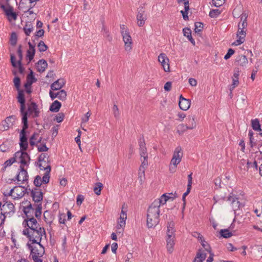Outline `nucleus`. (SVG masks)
Returning a JSON list of instances; mask_svg holds the SVG:
<instances>
[{
    "label": "nucleus",
    "mask_w": 262,
    "mask_h": 262,
    "mask_svg": "<svg viewBox=\"0 0 262 262\" xmlns=\"http://www.w3.org/2000/svg\"><path fill=\"white\" fill-rule=\"evenodd\" d=\"M160 209L151 204L147 210L146 224L148 228L155 227L160 221Z\"/></svg>",
    "instance_id": "nucleus-1"
},
{
    "label": "nucleus",
    "mask_w": 262,
    "mask_h": 262,
    "mask_svg": "<svg viewBox=\"0 0 262 262\" xmlns=\"http://www.w3.org/2000/svg\"><path fill=\"white\" fill-rule=\"evenodd\" d=\"M46 236V233L45 229L43 227H39L35 230H31L30 241H32L33 244H37L41 248H43L42 245L40 244L42 236Z\"/></svg>",
    "instance_id": "nucleus-2"
},
{
    "label": "nucleus",
    "mask_w": 262,
    "mask_h": 262,
    "mask_svg": "<svg viewBox=\"0 0 262 262\" xmlns=\"http://www.w3.org/2000/svg\"><path fill=\"white\" fill-rule=\"evenodd\" d=\"M23 128L20 132L19 145L21 150L26 151L28 148V140L26 130L28 128V120H22Z\"/></svg>",
    "instance_id": "nucleus-3"
},
{
    "label": "nucleus",
    "mask_w": 262,
    "mask_h": 262,
    "mask_svg": "<svg viewBox=\"0 0 262 262\" xmlns=\"http://www.w3.org/2000/svg\"><path fill=\"white\" fill-rule=\"evenodd\" d=\"M183 157V152L181 147H177L173 152L172 158L171 160L169 170L173 172L177 165L181 162Z\"/></svg>",
    "instance_id": "nucleus-4"
},
{
    "label": "nucleus",
    "mask_w": 262,
    "mask_h": 262,
    "mask_svg": "<svg viewBox=\"0 0 262 262\" xmlns=\"http://www.w3.org/2000/svg\"><path fill=\"white\" fill-rule=\"evenodd\" d=\"M18 102L20 104V113L22 116V120H28V112L26 111L25 98L23 91H18L17 97Z\"/></svg>",
    "instance_id": "nucleus-5"
},
{
    "label": "nucleus",
    "mask_w": 262,
    "mask_h": 262,
    "mask_svg": "<svg viewBox=\"0 0 262 262\" xmlns=\"http://www.w3.org/2000/svg\"><path fill=\"white\" fill-rule=\"evenodd\" d=\"M0 8L2 9L7 16L9 21L12 20H16L17 18V14L13 11V8L9 4H7V6L3 4H0Z\"/></svg>",
    "instance_id": "nucleus-6"
},
{
    "label": "nucleus",
    "mask_w": 262,
    "mask_h": 262,
    "mask_svg": "<svg viewBox=\"0 0 262 262\" xmlns=\"http://www.w3.org/2000/svg\"><path fill=\"white\" fill-rule=\"evenodd\" d=\"M16 157V160L18 158L19 159V162L21 165H28V162L30 160V156L25 151H20L15 152L14 154Z\"/></svg>",
    "instance_id": "nucleus-7"
},
{
    "label": "nucleus",
    "mask_w": 262,
    "mask_h": 262,
    "mask_svg": "<svg viewBox=\"0 0 262 262\" xmlns=\"http://www.w3.org/2000/svg\"><path fill=\"white\" fill-rule=\"evenodd\" d=\"M36 5V0H20L18 9L21 11L32 9Z\"/></svg>",
    "instance_id": "nucleus-8"
},
{
    "label": "nucleus",
    "mask_w": 262,
    "mask_h": 262,
    "mask_svg": "<svg viewBox=\"0 0 262 262\" xmlns=\"http://www.w3.org/2000/svg\"><path fill=\"white\" fill-rule=\"evenodd\" d=\"M121 35L124 42L125 50L130 51L132 49V39L127 31H121Z\"/></svg>",
    "instance_id": "nucleus-9"
},
{
    "label": "nucleus",
    "mask_w": 262,
    "mask_h": 262,
    "mask_svg": "<svg viewBox=\"0 0 262 262\" xmlns=\"http://www.w3.org/2000/svg\"><path fill=\"white\" fill-rule=\"evenodd\" d=\"M158 61L161 63V65L165 72H169V60L165 54L161 53L159 55Z\"/></svg>",
    "instance_id": "nucleus-10"
},
{
    "label": "nucleus",
    "mask_w": 262,
    "mask_h": 262,
    "mask_svg": "<svg viewBox=\"0 0 262 262\" xmlns=\"http://www.w3.org/2000/svg\"><path fill=\"white\" fill-rule=\"evenodd\" d=\"M27 111L28 114L29 113L30 115H32L33 118H37L39 116V110L37 105L34 102H31L28 104V110Z\"/></svg>",
    "instance_id": "nucleus-11"
},
{
    "label": "nucleus",
    "mask_w": 262,
    "mask_h": 262,
    "mask_svg": "<svg viewBox=\"0 0 262 262\" xmlns=\"http://www.w3.org/2000/svg\"><path fill=\"white\" fill-rule=\"evenodd\" d=\"M23 224L25 227H28L31 230L40 227L37 220L34 217L25 219Z\"/></svg>",
    "instance_id": "nucleus-12"
},
{
    "label": "nucleus",
    "mask_w": 262,
    "mask_h": 262,
    "mask_svg": "<svg viewBox=\"0 0 262 262\" xmlns=\"http://www.w3.org/2000/svg\"><path fill=\"white\" fill-rule=\"evenodd\" d=\"M29 190L31 191V196L32 200L35 203L40 202L43 199V193L38 188H35L33 189Z\"/></svg>",
    "instance_id": "nucleus-13"
},
{
    "label": "nucleus",
    "mask_w": 262,
    "mask_h": 262,
    "mask_svg": "<svg viewBox=\"0 0 262 262\" xmlns=\"http://www.w3.org/2000/svg\"><path fill=\"white\" fill-rule=\"evenodd\" d=\"M38 167L41 170H46V173H45L44 176H43L42 179H41L42 182L43 184H47L50 181V174L51 170V167L50 165H48L46 166V167H44L42 165V164H39Z\"/></svg>",
    "instance_id": "nucleus-14"
},
{
    "label": "nucleus",
    "mask_w": 262,
    "mask_h": 262,
    "mask_svg": "<svg viewBox=\"0 0 262 262\" xmlns=\"http://www.w3.org/2000/svg\"><path fill=\"white\" fill-rule=\"evenodd\" d=\"M24 204H27L26 206L23 208V212L26 216L27 219H29L31 217H33V214L34 213V209L33 208L32 204L30 202L26 201L23 202Z\"/></svg>",
    "instance_id": "nucleus-15"
},
{
    "label": "nucleus",
    "mask_w": 262,
    "mask_h": 262,
    "mask_svg": "<svg viewBox=\"0 0 262 262\" xmlns=\"http://www.w3.org/2000/svg\"><path fill=\"white\" fill-rule=\"evenodd\" d=\"M1 210L4 211L6 210L3 214L4 219L2 220V224H3L5 219V214H10L11 212H14V206L11 202H6L3 205Z\"/></svg>",
    "instance_id": "nucleus-16"
},
{
    "label": "nucleus",
    "mask_w": 262,
    "mask_h": 262,
    "mask_svg": "<svg viewBox=\"0 0 262 262\" xmlns=\"http://www.w3.org/2000/svg\"><path fill=\"white\" fill-rule=\"evenodd\" d=\"M15 120L16 116L14 115H12L6 118L5 121L2 122L4 130H7L11 127L13 125Z\"/></svg>",
    "instance_id": "nucleus-17"
},
{
    "label": "nucleus",
    "mask_w": 262,
    "mask_h": 262,
    "mask_svg": "<svg viewBox=\"0 0 262 262\" xmlns=\"http://www.w3.org/2000/svg\"><path fill=\"white\" fill-rule=\"evenodd\" d=\"M137 19L139 27H142L144 25L145 21L146 20V16L143 7L139 10L137 15Z\"/></svg>",
    "instance_id": "nucleus-18"
},
{
    "label": "nucleus",
    "mask_w": 262,
    "mask_h": 262,
    "mask_svg": "<svg viewBox=\"0 0 262 262\" xmlns=\"http://www.w3.org/2000/svg\"><path fill=\"white\" fill-rule=\"evenodd\" d=\"M228 201L230 202L231 205L232 207V209L234 211H236L239 209L240 203L238 201V199L236 196L234 195H230L228 197Z\"/></svg>",
    "instance_id": "nucleus-19"
},
{
    "label": "nucleus",
    "mask_w": 262,
    "mask_h": 262,
    "mask_svg": "<svg viewBox=\"0 0 262 262\" xmlns=\"http://www.w3.org/2000/svg\"><path fill=\"white\" fill-rule=\"evenodd\" d=\"M179 105L181 110L187 111L190 107V101L188 99L184 98L182 95H181L180 96Z\"/></svg>",
    "instance_id": "nucleus-20"
},
{
    "label": "nucleus",
    "mask_w": 262,
    "mask_h": 262,
    "mask_svg": "<svg viewBox=\"0 0 262 262\" xmlns=\"http://www.w3.org/2000/svg\"><path fill=\"white\" fill-rule=\"evenodd\" d=\"M168 198L166 197V193H164L159 199L155 200L151 204L160 209L161 205H164L168 200Z\"/></svg>",
    "instance_id": "nucleus-21"
},
{
    "label": "nucleus",
    "mask_w": 262,
    "mask_h": 262,
    "mask_svg": "<svg viewBox=\"0 0 262 262\" xmlns=\"http://www.w3.org/2000/svg\"><path fill=\"white\" fill-rule=\"evenodd\" d=\"M127 219V214L125 211H124L123 209L121 210L120 217L119 221L118 222V224L117 225V229H119L121 228L124 227L125 226V221Z\"/></svg>",
    "instance_id": "nucleus-22"
},
{
    "label": "nucleus",
    "mask_w": 262,
    "mask_h": 262,
    "mask_svg": "<svg viewBox=\"0 0 262 262\" xmlns=\"http://www.w3.org/2000/svg\"><path fill=\"white\" fill-rule=\"evenodd\" d=\"M66 84L64 79H58L51 85V89L53 91L61 89Z\"/></svg>",
    "instance_id": "nucleus-23"
},
{
    "label": "nucleus",
    "mask_w": 262,
    "mask_h": 262,
    "mask_svg": "<svg viewBox=\"0 0 262 262\" xmlns=\"http://www.w3.org/2000/svg\"><path fill=\"white\" fill-rule=\"evenodd\" d=\"M29 49L27 51L26 57L31 61L34 58L35 53V46L30 42H28Z\"/></svg>",
    "instance_id": "nucleus-24"
},
{
    "label": "nucleus",
    "mask_w": 262,
    "mask_h": 262,
    "mask_svg": "<svg viewBox=\"0 0 262 262\" xmlns=\"http://www.w3.org/2000/svg\"><path fill=\"white\" fill-rule=\"evenodd\" d=\"M18 190V187L17 186H15L13 188L11 189L9 192L8 193H4V195L5 196H12L13 197L14 199H15L16 198L20 199L21 197H23L25 194V190H22L21 192H20V193L18 194V193H16L17 196H15L14 195H13V193L15 191Z\"/></svg>",
    "instance_id": "nucleus-25"
},
{
    "label": "nucleus",
    "mask_w": 262,
    "mask_h": 262,
    "mask_svg": "<svg viewBox=\"0 0 262 262\" xmlns=\"http://www.w3.org/2000/svg\"><path fill=\"white\" fill-rule=\"evenodd\" d=\"M174 238V236H167L166 237L167 248L169 253H172L173 250Z\"/></svg>",
    "instance_id": "nucleus-26"
},
{
    "label": "nucleus",
    "mask_w": 262,
    "mask_h": 262,
    "mask_svg": "<svg viewBox=\"0 0 262 262\" xmlns=\"http://www.w3.org/2000/svg\"><path fill=\"white\" fill-rule=\"evenodd\" d=\"M47 66L48 63L47 61L44 59H40L37 63V70L38 72L42 73L45 71Z\"/></svg>",
    "instance_id": "nucleus-27"
},
{
    "label": "nucleus",
    "mask_w": 262,
    "mask_h": 262,
    "mask_svg": "<svg viewBox=\"0 0 262 262\" xmlns=\"http://www.w3.org/2000/svg\"><path fill=\"white\" fill-rule=\"evenodd\" d=\"M247 14L244 13H242V14L241 15V20L238 25V28H239V30L241 29H246L247 26Z\"/></svg>",
    "instance_id": "nucleus-28"
},
{
    "label": "nucleus",
    "mask_w": 262,
    "mask_h": 262,
    "mask_svg": "<svg viewBox=\"0 0 262 262\" xmlns=\"http://www.w3.org/2000/svg\"><path fill=\"white\" fill-rule=\"evenodd\" d=\"M247 14L244 13H242V14L241 15V20L238 25V28H239V30L241 29H246L247 26Z\"/></svg>",
    "instance_id": "nucleus-29"
},
{
    "label": "nucleus",
    "mask_w": 262,
    "mask_h": 262,
    "mask_svg": "<svg viewBox=\"0 0 262 262\" xmlns=\"http://www.w3.org/2000/svg\"><path fill=\"white\" fill-rule=\"evenodd\" d=\"M11 62L13 67L16 68L17 66L18 67L19 72L20 73L22 74L24 72V68L22 66L21 62H20V63H18V62L17 63L16 62L15 56L13 54H11Z\"/></svg>",
    "instance_id": "nucleus-30"
},
{
    "label": "nucleus",
    "mask_w": 262,
    "mask_h": 262,
    "mask_svg": "<svg viewBox=\"0 0 262 262\" xmlns=\"http://www.w3.org/2000/svg\"><path fill=\"white\" fill-rule=\"evenodd\" d=\"M206 254L202 252V250L199 249L196 253V256L193 262H203L206 258Z\"/></svg>",
    "instance_id": "nucleus-31"
},
{
    "label": "nucleus",
    "mask_w": 262,
    "mask_h": 262,
    "mask_svg": "<svg viewBox=\"0 0 262 262\" xmlns=\"http://www.w3.org/2000/svg\"><path fill=\"white\" fill-rule=\"evenodd\" d=\"M36 81V79L33 75V72L31 70L30 73L27 75V82L25 84V87L30 86L31 85Z\"/></svg>",
    "instance_id": "nucleus-32"
},
{
    "label": "nucleus",
    "mask_w": 262,
    "mask_h": 262,
    "mask_svg": "<svg viewBox=\"0 0 262 262\" xmlns=\"http://www.w3.org/2000/svg\"><path fill=\"white\" fill-rule=\"evenodd\" d=\"M61 106V103L58 100L54 101L50 106V111L52 112H58Z\"/></svg>",
    "instance_id": "nucleus-33"
},
{
    "label": "nucleus",
    "mask_w": 262,
    "mask_h": 262,
    "mask_svg": "<svg viewBox=\"0 0 262 262\" xmlns=\"http://www.w3.org/2000/svg\"><path fill=\"white\" fill-rule=\"evenodd\" d=\"M139 145L140 154L147 152V148L146 147V144H145L143 137L140 138V139L139 140Z\"/></svg>",
    "instance_id": "nucleus-34"
},
{
    "label": "nucleus",
    "mask_w": 262,
    "mask_h": 262,
    "mask_svg": "<svg viewBox=\"0 0 262 262\" xmlns=\"http://www.w3.org/2000/svg\"><path fill=\"white\" fill-rule=\"evenodd\" d=\"M20 171L19 172L20 178H22L21 181L23 183L27 181L28 180V174L26 170L24 169V167L22 166H20Z\"/></svg>",
    "instance_id": "nucleus-35"
},
{
    "label": "nucleus",
    "mask_w": 262,
    "mask_h": 262,
    "mask_svg": "<svg viewBox=\"0 0 262 262\" xmlns=\"http://www.w3.org/2000/svg\"><path fill=\"white\" fill-rule=\"evenodd\" d=\"M17 161L16 157L11 158L9 160L5 161L3 164V167L1 169V171L3 172L6 170L7 167L12 165L15 162Z\"/></svg>",
    "instance_id": "nucleus-36"
},
{
    "label": "nucleus",
    "mask_w": 262,
    "mask_h": 262,
    "mask_svg": "<svg viewBox=\"0 0 262 262\" xmlns=\"http://www.w3.org/2000/svg\"><path fill=\"white\" fill-rule=\"evenodd\" d=\"M174 223L173 222H168L167 228V236H174Z\"/></svg>",
    "instance_id": "nucleus-37"
},
{
    "label": "nucleus",
    "mask_w": 262,
    "mask_h": 262,
    "mask_svg": "<svg viewBox=\"0 0 262 262\" xmlns=\"http://www.w3.org/2000/svg\"><path fill=\"white\" fill-rule=\"evenodd\" d=\"M251 126L255 131L260 132L261 130L260 124L258 119H252L251 121Z\"/></svg>",
    "instance_id": "nucleus-38"
},
{
    "label": "nucleus",
    "mask_w": 262,
    "mask_h": 262,
    "mask_svg": "<svg viewBox=\"0 0 262 262\" xmlns=\"http://www.w3.org/2000/svg\"><path fill=\"white\" fill-rule=\"evenodd\" d=\"M236 62L241 66H244L248 63V60L245 55H241L236 58Z\"/></svg>",
    "instance_id": "nucleus-39"
},
{
    "label": "nucleus",
    "mask_w": 262,
    "mask_h": 262,
    "mask_svg": "<svg viewBox=\"0 0 262 262\" xmlns=\"http://www.w3.org/2000/svg\"><path fill=\"white\" fill-rule=\"evenodd\" d=\"M33 25L30 23H27L25 25V26L24 27V31L25 33V34L27 36L30 35V34L33 31Z\"/></svg>",
    "instance_id": "nucleus-40"
},
{
    "label": "nucleus",
    "mask_w": 262,
    "mask_h": 262,
    "mask_svg": "<svg viewBox=\"0 0 262 262\" xmlns=\"http://www.w3.org/2000/svg\"><path fill=\"white\" fill-rule=\"evenodd\" d=\"M141 161L142 163L139 167V174L142 173L143 174H144L145 169L148 166V160H142V159H141Z\"/></svg>",
    "instance_id": "nucleus-41"
},
{
    "label": "nucleus",
    "mask_w": 262,
    "mask_h": 262,
    "mask_svg": "<svg viewBox=\"0 0 262 262\" xmlns=\"http://www.w3.org/2000/svg\"><path fill=\"white\" fill-rule=\"evenodd\" d=\"M220 234L222 237L226 238H229L232 236V232L227 229L221 230Z\"/></svg>",
    "instance_id": "nucleus-42"
},
{
    "label": "nucleus",
    "mask_w": 262,
    "mask_h": 262,
    "mask_svg": "<svg viewBox=\"0 0 262 262\" xmlns=\"http://www.w3.org/2000/svg\"><path fill=\"white\" fill-rule=\"evenodd\" d=\"M41 209L42 206L41 204L37 205L36 208L35 210H34L35 216L37 219H39L41 217Z\"/></svg>",
    "instance_id": "nucleus-43"
},
{
    "label": "nucleus",
    "mask_w": 262,
    "mask_h": 262,
    "mask_svg": "<svg viewBox=\"0 0 262 262\" xmlns=\"http://www.w3.org/2000/svg\"><path fill=\"white\" fill-rule=\"evenodd\" d=\"M37 47L39 51L40 52L46 51L48 48V46L42 40H40L39 42L37 45Z\"/></svg>",
    "instance_id": "nucleus-44"
},
{
    "label": "nucleus",
    "mask_w": 262,
    "mask_h": 262,
    "mask_svg": "<svg viewBox=\"0 0 262 262\" xmlns=\"http://www.w3.org/2000/svg\"><path fill=\"white\" fill-rule=\"evenodd\" d=\"M189 129H193L196 127V122L195 121V118L194 117L192 118H189V121L188 124H187Z\"/></svg>",
    "instance_id": "nucleus-45"
},
{
    "label": "nucleus",
    "mask_w": 262,
    "mask_h": 262,
    "mask_svg": "<svg viewBox=\"0 0 262 262\" xmlns=\"http://www.w3.org/2000/svg\"><path fill=\"white\" fill-rule=\"evenodd\" d=\"M102 188L103 184L101 183H97L96 186L94 188V191L97 195H100Z\"/></svg>",
    "instance_id": "nucleus-46"
},
{
    "label": "nucleus",
    "mask_w": 262,
    "mask_h": 262,
    "mask_svg": "<svg viewBox=\"0 0 262 262\" xmlns=\"http://www.w3.org/2000/svg\"><path fill=\"white\" fill-rule=\"evenodd\" d=\"M187 129H189L187 124H181L178 125L177 132L181 134Z\"/></svg>",
    "instance_id": "nucleus-47"
},
{
    "label": "nucleus",
    "mask_w": 262,
    "mask_h": 262,
    "mask_svg": "<svg viewBox=\"0 0 262 262\" xmlns=\"http://www.w3.org/2000/svg\"><path fill=\"white\" fill-rule=\"evenodd\" d=\"M17 41V36L15 32H12L10 37V43L13 46L16 45Z\"/></svg>",
    "instance_id": "nucleus-48"
},
{
    "label": "nucleus",
    "mask_w": 262,
    "mask_h": 262,
    "mask_svg": "<svg viewBox=\"0 0 262 262\" xmlns=\"http://www.w3.org/2000/svg\"><path fill=\"white\" fill-rule=\"evenodd\" d=\"M57 94L58 98L59 100L61 101H64L66 99L67 96V92L64 90H60L59 92L57 93Z\"/></svg>",
    "instance_id": "nucleus-49"
},
{
    "label": "nucleus",
    "mask_w": 262,
    "mask_h": 262,
    "mask_svg": "<svg viewBox=\"0 0 262 262\" xmlns=\"http://www.w3.org/2000/svg\"><path fill=\"white\" fill-rule=\"evenodd\" d=\"M49 157L46 153H42L39 156L38 158V161L39 162H42L41 164H43V163H46V161H45V159L47 158L48 161L47 162H49L48 159Z\"/></svg>",
    "instance_id": "nucleus-50"
},
{
    "label": "nucleus",
    "mask_w": 262,
    "mask_h": 262,
    "mask_svg": "<svg viewBox=\"0 0 262 262\" xmlns=\"http://www.w3.org/2000/svg\"><path fill=\"white\" fill-rule=\"evenodd\" d=\"M221 11L219 9H212L209 12V16L211 18H216L221 14Z\"/></svg>",
    "instance_id": "nucleus-51"
},
{
    "label": "nucleus",
    "mask_w": 262,
    "mask_h": 262,
    "mask_svg": "<svg viewBox=\"0 0 262 262\" xmlns=\"http://www.w3.org/2000/svg\"><path fill=\"white\" fill-rule=\"evenodd\" d=\"M33 183L35 186L40 187L42 183L40 176L39 175L36 176L35 177Z\"/></svg>",
    "instance_id": "nucleus-52"
},
{
    "label": "nucleus",
    "mask_w": 262,
    "mask_h": 262,
    "mask_svg": "<svg viewBox=\"0 0 262 262\" xmlns=\"http://www.w3.org/2000/svg\"><path fill=\"white\" fill-rule=\"evenodd\" d=\"M195 26V29L194 31L196 33H199L200 32L202 31V29L203 27V24L201 22H196L194 24Z\"/></svg>",
    "instance_id": "nucleus-53"
},
{
    "label": "nucleus",
    "mask_w": 262,
    "mask_h": 262,
    "mask_svg": "<svg viewBox=\"0 0 262 262\" xmlns=\"http://www.w3.org/2000/svg\"><path fill=\"white\" fill-rule=\"evenodd\" d=\"M28 246L29 247V248L31 250V255L32 256V257L33 256V254L38 255L39 257H40L42 256V254H40L38 252V250L36 249L35 248H33L31 245H29V244H28Z\"/></svg>",
    "instance_id": "nucleus-54"
},
{
    "label": "nucleus",
    "mask_w": 262,
    "mask_h": 262,
    "mask_svg": "<svg viewBox=\"0 0 262 262\" xmlns=\"http://www.w3.org/2000/svg\"><path fill=\"white\" fill-rule=\"evenodd\" d=\"M113 112L115 118L117 119H119L120 114L118 107L116 104H114L113 107Z\"/></svg>",
    "instance_id": "nucleus-55"
},
{
    "label": "nucleus",
    "mask_w": 262,
    "mask_h": 262,
    "mask_svg": "<svg viewBox=\"0 0 262 262\" xmlns=\"http://www.w3.org/2000/svg\"><path fill=\"white\" fill-rule=\"evenodd\" d=\"M64 118V113L61 112V113H58L56 115L55 120L57 121V122L60 123L63 121Z\"/></svg>",
    "instance_id": "nucleus-56"
},
{
    "label": "nucleus",
    "mask_w": 262,
    "mask_h": 262,
    "mask_svg": "<svg viewBox=\"0 0 262 262\" xmlns=\"http://www.w3.org/2000/svg\"><path fill=\"white\" fill-rule=\"evenodd\" d=\"M102 31H103L104 35L107 38V39L109 41H111L112 40V37L110 36V33L106 28L105 27V26L103 25L102 28Z\"/></svg>",
    "instance_id": "nucleus-57"
},
{
    "label": "nucleus",
    "mask_w": 262,
    "mask_h": 262,
    "mask_svg": "<svg viewBox=\"0 0 262 262\" xmlns=\"http://www.w3.org/2000/svg\"><path fill=\"white\" fill-rule=\"evenodd\" d=\"M13 82L16 88L19 91L20 85V79L18 77H15L13 79Z\"/></svg>",
    "instance_id": "nucleus-58"
},
{
    "label": "nucleus",
    "mask_w": 262,
    "mask_h": 262,
    "mask_svg": "<svg viewBox=\"0 0 262 262\" xmlns=\"http://www.w3.org/2000/svg\"><path fill=\"white\" fill-rule=\"evenodd\" d=\"M17 53L19 57V60H18V63H20L21 60L23 59V53L21 50V46L19 45L17 50Z\"/></svg>",
    "instance_id": "nucleus-59"
},
{
    "label": "nucleus",
    "mask_w": 262,
    "mask_h": 262,
    "mask_svg": "<svg viewBox=\"0 0 262 262\" xmlns=\"http://www.w3.org/2000/svg\"><path fill=\"white\" fill-rule=\"evenodd\" d=\"M234 53V50L230 48L227 52V53L225 55L224 59L226 60L228 59Z\"/></svg>",
    "instance_id": "nucleus-60"
},
{
    "label": "nucleus",
    "mask_w": 262,
    "mask_h": 262,
    "mask_svg": "<svg viewBox=\"0 0 262 262\" xmlns=\"http://www.w3.org/2000/svg\"><path fill=\"white\" fill-rule=\"evenodd\" d=\"M238 37V39H237L233 43H232V45L238 46L244 42L245 39L243 38V36H240V37Z\"/></svg>",
    "instance_id": "nucleus-61"
},
{
    "label": "nucleus",
    "mask_w": 262,
    "mask_h": 262,
    "mask_svg": "<svg viewBox=\"0 0 262 262\" xmlns=\"http://www.w3.org/2000/svg\"><path fill=\"white\" fill-rule=\"evenodd\" d=\"M232 88H230V91H232L233 89H234L236 86H237L238 85L239 82H238V78H236L234 77H232Z\"/></svg>",
    "instance_id": "nucleus-62"
},
{
    "label": "nucleus",
    "mask_w": 262,
    "mask_h": 262,
    "mask_svg": "<svg viewBox=\"0 0 262 262\" xmlns=\"http://www.w3.org/2000/svg\"><path fill=\"white\" fill-rule=\"evenodd\" d=\"M183 32L184 36L186 37H189L190 35H191V31L188 28H185L183 29Z\"/></svg>",
    "instance_id": "nucleus-63"
},
{
    "label": "nucleus",
    "mask_w": 262,
    "mask_h": 262,
    "mask_svg": "<svg viewBox=\"0 0 262 262\" xmlns=\"http://www.w3.org/2000/svg\"><path fill=\"white\" fill-rule=\"evenodd\" d=\"M91 113L90 111L86 113V114L81 118L82 123H85L88 121L89 117H90Z\"/></svg>",
    "instance_id": "nucleus-64"
}]
</instances>
